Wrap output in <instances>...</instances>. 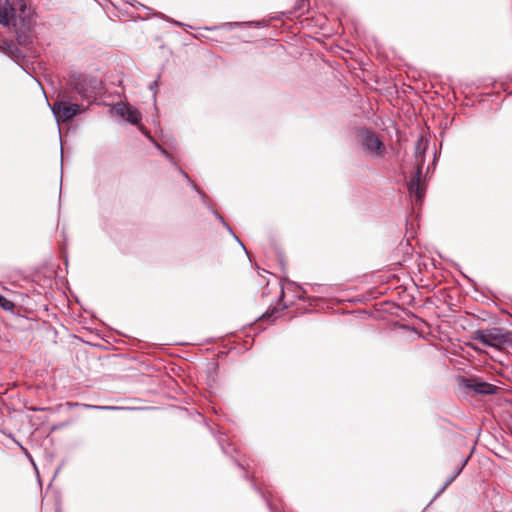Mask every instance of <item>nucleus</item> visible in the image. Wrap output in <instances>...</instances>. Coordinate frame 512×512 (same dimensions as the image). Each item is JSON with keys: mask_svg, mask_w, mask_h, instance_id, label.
Masks as SVG:
<instances>
[{"mask_svg": "<svg viewBox=\"0 0 512 512\" xmlns=\"http://www.w3.org/2000/svg\"><path fill=\"white\" fill-rule=\"evenodd\" d=\"M0 307L6 311H11L14 308V303L0 294Z\"/></svg>", "mask_w": 512, "mask_h": 512, "instance_id": "12", "label": "nucleus"}, {"mask_svg": "<svg viewBox=\"0 0 512 512\" xmlns=\"http://www.w3.org/2000/svg\"><path fill=\"white\" fill-rule=\"evenodd\" d=\"M360 136L362 145L368 153L375 157H380L384 154L385 146L374 132L362 130Z\"/></svg>", "mask_w": 512, "mask_h": 512, "instance_id": "6", "label": "nucleus"}, {"mask_svg": "<svg viewBox=\"0 0 512 512\" xmlns=\"http://www.w3.org/2000/svg\"><path fill=\"white\" fill-rule=\"evenodd\" d=\"M178 169H179V172L188 180V182H191L188 174L185 171H183L181 168H178Z\"/></svg>", "mask_w": 512, "mask_h": 512, "instance_id": "17", "label": "nucleus"}, {"mask_svg": "<svg viewBox=\"0 0 512 512\" xmlns=\"http://www.w3.org/2000/svg\"><path fill=\"white\" fill-rule=\"evenodd\" d=\"M427 148V141L420 137L415 143L414 156L416 160L417 170L415 175L408 183V190L411 196L415 197V202L421 204L425 194V188L421 182V176L424 165V155Z\"/></svg>", "mask_w": 512, "mask_h": 512, "instance_id": "1", "label": "nucleus"}, {"mask_svg": "<svg viewBox=\"0 0 512 512\" xmlns=\"http://www.w3.org/2000/svg\"><path fill=\"white\" fill-rule=\"evenodd\" d=\"M461 385L463 388L471 390L476 394L482 395H493L497 392L498 387L485 382L479 378H465L461 379Z\"/></svg>", "mask_w": 512, "mask_h": 512, "instance_id": "7", "label": "nucleus"}, {"mask_svg": "<svg viewBox=\"0 0 512 512\" xmlns=\"http://www.w3.org/2000/svg\"><path fill=\"white\" fill-rule=\"evenodd\" d=\"M475 339L480 341L483 345L494 347L498 349L505 348L507 346L512 347V334L506 332L501 328H490L478 330L475 335Z\"/></svg>", "mask_w": 512, "mask_h": 512, "instance_id": "4", "label": "nucleus"}, {"mask_svg": "<svg viewBox=\"0 0 512 512\" xmlns=\"http://www.w3.org/2000/svg\"><path fill=\"white\" fill-rule=\"evenodd\" d=\"M467 462L468 458L462 462L461 466L455 469L452 476L446 480L442 488L439 490L438 494L442 493L458 477V475L461 473L463 467L467 464Z\"/></svg>", "mask_w": 512, "mask_h": 512, "instance_id": "10", "label": "nucleus"}, {"mask_svg": "<svg viewBox=\"0 0 512 512\" xmlns=\"http://www.w3.org/2000/svg\"><path fill=\"white\" fill-rule=\"evenodd\" d=\"M116 113L126 121L137 125L141 120V113L134 107L125 103H118L115 106Z\"/></svg>", "mask_w": 512, "mask_h": 512, "instance_id": "8", "label": "nucleus"}, {"mask_svg": "<svg viewBox=\"0 0 512 512\" xmlns=\"http://www.w3.org/2000/svg\"><path fill=\"white\" fill-rule=\"evenodd\" d=\"M213 214L215 215V217L217 219H219V221L223 224L224 227L227 228V230L233 235V237L241 244V246L243 247V249L245 250V247L243 245V243L239 240V238L233 233V231L231 230V228L229 227V225L224 221V219L222 218V216L215 210H213Z\"/></svg>", "mask_w": 512, "mask_h": 512, "instance_id": "11", "label": "nucleus"}, {"mask_svg": "<svg viewBox=\"0 0 512 512\" xmlns=\"http://www.w3.org/2000/svg\"><path fill=\"white\" fill-rule=\"evenodd\" d=\"M191 186H192V188H193L194 190H196V191L201 195V197H202V201H203V202H206L207 196H206L202 191H200V190H199V188L197 187V185H196V184H194V183H191Z\"/></svg>", "mask_w": 512, "mask_h": 512, "instance_id": "14", "label": "nucleus"}, {"mask_svg": "<svg viewBox=\"0 0 512 512\" xmlns=\"http://www.w3.org/2000/svg\"><path fill=\"white\" fill-rule=\"evenodd\" d=\"M86 407L92 408V409H100V410H120V409H124L123 407H117V406L86 405Z\"/></svg>", "mask_w": 512, "mask_h": 512, "instance_id": "13", "label": "nucleus"}, {"mask_svg": "<svg viewBox=\"0 0 512 512\" xmlns=\"http://www.w3.org/2000/svg\"><path fill=\"white\" fill-rule=\"evenodd\" d=\"M29 17L26 0H0V24L17 26Z\"/></svg>", "mask_w": 512, "mask_h": 512, "instance_id": "2", "label": "nucleus"}, {"mask_svg": "<svg viewBox=\"0 0 512 512\" xmlns=\"http://www.w3.org/2000/svg\"><path fill=\"white\" fill-rule=\"evenodd\" d=\"M51 110L56 121L67 122L78 114L85 111V107L74 102L73 96L67 92H61L57 100L51 105Z\"/></svg>", "mask_w": 512, "mask_h": 512, "instance_id": "3", "label": "nucleus"}, {"mask_svg": "<svg viewBox=\"0 0 512 512\" xmlns=\"http://www.w3.org/2000/svg\"><path fill=\"white\" fill-rule=\"evenodd\" d=\"M174 23L178 26H181L182 24L180 22L174 21Z\"/></svg>", "mask_w": 512, "mask_h": 512, "instance_id": "19", "label": "nucleus"}, {"mask_svg": "<svg viewBox=\"0 0 512 512\" xmlns=\"http://www.w3.org/2000/svg\"><path fill=\"white\" fill-rule=\"evenodd\" d=\"M158 79H156L155 81H153L150 85H149V89L152 90V91H156L157 87H158Z\"/></svg>", "mask_w": 512, "mask_h": 512, "instance_id": "16", "label": "nucleus"}, {"mask_svg": "<svg viewBox=\"0 0 512 512\" xmlns=\"http://www.w3.org/2000/svg\"><path fill=\"white\" fill-rule=\"evenodd\" d=\"M69 85L72 91L80 95L82 98L92 97L98 88L96 80L82 74L72 76Z\"/></svg>", "mask_w": 512, "mask_h": 512, "instance_id": "5", "label": "nucleus"}, {"mask_svg": "<svg viewBox=\"0 0 512 512\" xmlns=\"http://www.w3.org/2000/svg\"><path fill=\"white\" fill-rule=\"evenodd\" d=\"M467 462L468 458L462 462L461 466L455 469L452 476L446 480L442 488L439 490L438 494L442 493L458 477V475L461 473L463 467L467 464Z\"/></svg>", "mask_w": 512, "mask_h": 512, "instance_id": "9", "label": "nucleus"}, {"mask_svg": "<svg viewBox=\"0 0 512 512\" xmlns=\"http://www.w3.org/2000/svg\"><path fill=\"white\" fill-rule=\"evenodd\" d=\"M161 152L167 157V158H170V155L164 150V149H161Z\"/></svg>", "mask_w": 512, "mask_h": 512, "instance_id": "18", "label": "nucleus"}, {"mask_svg": "<svg viewBox=\"0 0 512 512\" xmlns=\"http://www.w3.org/2000/svg\"><path fill=\"white\" fill-rule=\"evenodd\" d=\"M275 312H277V310H276V309H273V310H271V311H267V312L263 315V318H268V319H270V318H275V317H274V313H275Z\"/></svg>", "mask_w": 512, "mask_h": 512, "instance_id": "15", "label": "nucleus"}]
</instances>
